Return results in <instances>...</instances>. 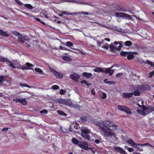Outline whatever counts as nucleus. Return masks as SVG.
Listing matches in <instances>:
<instances>
[{
  "label": "nucleus",
  "instance_id": "nucleus-40",
  "mask_svg": "<svg viewBox=\"0 0 154 154\" xmlns=\"http://www.w3.org/2000/svg\"><path fill=\"white\" fill-rule=\"evenodd\" d=\"M66 45L67 47H71L73 46V44L72 42L70 41H68L66 42Z\"/></svg>",
  "mask_w": 154,
  "mask_h": 154
},
{
  "label": "nucleus",
  "instance_id": "nucleus-63",
  "mask_svg": "<svg viewBox=\"0 0 154 154\" xmlns=\"http://www.w3.org/2000/svg\"><path fill=\"white\" fill-rule=\"evenodd\" d=\"M76 2H77V3H81V4H82L83 5H86V3H85V2H82L80 1H75Z\"/></svg>",
  "mask_w": 154,
  "mask_h": 154
},
{
  "label": "nucleus",
  "instance_id": "nucleus-22",
  "mask_svg": "<svg viewBox=\"0 0 154 154\" xmlns=\"http://www.w3.org/2000/svg\"><path fill=\"white\" fill-rule=\"evenodd\" d=\"M8 61V59L2 56H0V62H2L7 63Z\"/></svg>",
  "mask_w": 154,
  "mask_h": 154
},
{
  "label": "nucleus",
  "instance_id": "nucleus-54",
  "mask_svg": "<svg viewBox=\"0 0 154 154\" xmlns=\"http://www.w3.org/2000/svg\"><path fill=\"white\" fill-rule=\"evenodd\" d=\"M106 97V94L105 93H103L102 94V96L101 97V98L102 99H105Z\"/></svg>",
  "mask_w": 154,
  "mask_h": 154
},
{
  "label": "nucleus",
  "instance_id": "nucleus-28",
  "mask_svg": "<svg viewBox=\"0 0 154 154\" xmlns=\"http://www.w3.org/2000/svg\"><path fill=\"white\" fill-rule=\"evenodd\" d=\"M71 49L75 50L78 51L80 53H81L83 55H86V53L84 52L80 48H77V49H76L74 48H71Z\"/></svg>",
  "mask_w": 154,
  "mask_h": 154
},
{
  "label": "nucleus",
  "instance_id": "nucleus-20",
  "mask_svg": "<svg viewBox=\"0 0 154 154\" xmlns=\"http://www.w3.org/2000/svg\"><path fill=\"white\" fill-rule=\"evenodd\" d=\"M102 139L99 137L97 139H95V140L94 139H91L92 142H94L97 144H99L100 143H101Z\"/></svg>",
  "mask_w": 154,
  "mask_h": 154
},
{
  "label": "nucleus",
  "instance_id": "nucleus-30",
  "mask_svg": "<svg viewBox=\"0 0 154 154\" xmlns=\"http://www.w3.org/2000/svg\"><path fill=\"white\" fill-rule=\"evenodd\" d=\"M23 5L24 7L30 9H32L33 8V7L30 4H24Z\"/></svg>",
  "mask_w": 154,
  "mask_h": 154
},
{
  "label": "nucleus",
  "instance_id": "nucleus-24",
  "mask_svg": "<svg viewBox=\"0 0 154 154\" xmlns=\"http://www.w3.org/2000/svg\"><path fill=\"white\" fill-rule=\"evenodd\" d=\"M130 53V52H126L122 51L120 53V54L122 56L126 57L127 56L128 54Z\"/></svg>",
  "mask_w": 154,
  "mask_h": 154
},
{
  "label": "nucleus",
  "instance_id": "nucleus-48",
  "mask_svg": "<svg viewBox=\"0 0 154 154\" xmlns=\"http://www.w3.org/2000/svg\"><path fill=\"white\" fill-rule=\"evenodd\" d=\"M48 112V111L46 109H43L40 111V112L41 114H46Z\"/></svg>",
  "mask_w": 154,
  "mask_h": 154
},
{
  "label": "nucleus",
  "instance_id": "nucleus-64",
  "mask_svg": "<svg viewBox=\"0 0 154 154\" xmlns=\"http://www.w3.org/2000/svg\"><path fill=\"white\" fill-rule=\"evenodd\" d=\"M115 84L116 82H115L112 81H110L109 84L113 85Z\"/></svg>",
  "mask_w": 154,
  "mask_h": 154
},
{
  "label": "nucleus",
  "instance_id": "nucleus-61",
  "mask_svg": "<svg viewBox=\"0 0 154 154\" xmlns=\"http://www.w3.org/2000/svg\"><path fill=\"white\" fill-rule=\"evenodd\" d=\"M91 93L93 95H95V93L94 91V89H92L91 90Z\"/></svg>",
  "mask_w": 154,
  "mask_h": 154
},
{
  "label": "nucleus",
  "instance_id": "nucleus-12",
  "mask_svg": "<svg viewBox=\"0 0 154 154\" xmlns=\"http://www.w3.org/2000/svg\"><path fill=\"white\" fill-rule=\"evenodd\" d=\"M103 72H104L106 74L108 73H109V75H112V73L113 72V71H112V72H111V69L109 68H103Z\"/></svg>",
  "mask_w": 154,
  "mask_h": 154
},
{
  "label": "nucleus",
  "instance_id": "nucleus-44",
  "mask_svg": "<svg viewBox=\"0 0 154 154\" xmlns=\"http://www.w3.org/2000/svg\"><path fill=\"white\" fill-rule=\"evenodd\" d=\"M35 20H37V21L40 22L43 25H45V23L44 22L41 21L39 18L37 17H35Z\"/></svg>",
  "mask_w": 154,
  "mask_h": 154
},
{
  "label": "nucleus",
  "instance_id": "nucleus-1",
  "mask_svg": "<svg viewBox=\"0 0 154 154\" xmlns=\"http://www.w3.org/2000/svg\"><path fill=\"white\" fill-rule=\"evenodd\" d=\"M104 133V136L106 139H109L110 138H112L114 140H116L117 137L116 134L113 132L112 129H106L105 127L100 126Z\"/></svg>",
  "mask_w": 154,
  "mask_h": 154
},
{
  "label": "nucleus",
  "instance_id": "nucleus-43",
  "mask_svg": "<svg viewBox=\"0 0 154 154\" xmlns=\"http://www.w3.org/2000/svg\"><path fill=\"white\" fill-rule=\"evenodd\" d=\"M140 107L142 109L143 111H145L148 109V107L145 106L144 105H140Z\"/></svg>",
  "mask_w": 154,
  "mask_h": 154
},
{
  "label": "nucleus",
  "instance_id": "nucleus-41",
  "mask_svg": "<svg viewBox=\"0 0 154 154\" xmlns=\"http://www.w3.org/2000/svg\"><path fill=\"white\" fill-rule=\"evenodd\" d=\"M20 103H21L23 105H26L27 104V102L25 100V98L21 100Z\"/></svg>",
  "mask_w": 154,
  "mask_h": 154
},
{
  "label": "nucleus",
  "instance_id": "nucleus-9",
  "mask_svg": "<svg viewBox=\"0 0 154 154\" xmlns=\"http://www.w3.org/2000/svg\"><path fill=\"white\" fill-rule=\"evenodd\" d=\"M113 150L116 152H119L122 154H125V151L120 147H114Z\"/></svg>",
  "mask_w": 154,
  "mask_h": 154
},
{
  "label": "nucleus",
  "instance_id": "nucleus-5",
  "mask_svg": "<svg viewBox=\"0 0 154 154\" xmlns=\"http://www.w3.org/2000/svg\"><path fill=\"white\" fill-rule=\"evenodd\" d=\"M122 43L123 42L122 41H115L114 43V44L116 45L119 44V45L118 46H115L113 45L110 44L109 46V47L111 49V51H115L120 50L121 48L122 47Z\"/></svg>",
  "mask_w": 154,
  "mask_h": 154
},
{
  "label": "nucleus",
  "instance_id": "nucleus-50",
  "mask_svg": "<svg viewBox=\"0 0 154 154\" xmlns=\"http://www.w3.org/2000/svg\"><path fill=\"white\" fill-rule=\"evenodd\" d=\"M149 78H151L153 75H154V70H153L152 72H150L149 73Z\"/></svg>",
  "mask_w": 154,
  "mask_h": 154
},
{
  "label": "nucleus",
  "instance_id": "nucleus-51",
  "mask_svg": "<svg viewBox=\"0 0 154 154\" xmlns=\"http://www.w3.org/2000/svg\"><path fill=\"white\" fill-rule=\"evenodd\" d=\"M65 92L66 91L65 90L62 89L60 90V94L61 95H63Z\"/></svg>",
  "mask_w": 154,
  "mask_h": 154
},
{
  "label": "nucleus",
  "instance_id": "nucleus-8",
  "mask_svg": "<svg viewBox=\"0 0 154 154\" xmlns=\"http://www.w3.org/2000/svg\"><path fill=\"white\" fill-rule=\"evenodd\" d=\"M33 66L32 64L29 63H26L25 65L21 66L20 69L23 70L32 69L30 68V67H32Z\"/></svg>",
  "mask_w": 154,
  "mask_h": 154
},
{
  "label": "nucleus",
  "instance_id": "nucleus-46",
  "mask_svg": "<svg viewBox=\"0 0 154 154\" xmlns=\"http://www.w3.org/2000/svg\"><path fill=\"white\" fill-rule=\"evenodd\" d=\"M13 33L14 35L17 36L18 37H19V36L20 35V34H21L20 33H19L17 31H14V32H13Z\"/></svg>",
  "mask_w": 154,
  "mask_h": 154
},
{
  "label": "nucleus",
  "instance_id": "nucleus-45",
  "mask_svg": "<svg viewBox=\"0 0 154 154\" xmlns=\"http://www.w3.org/2000/svg\"><path fill=\"white\" fill-rule=\"evenodd\" d=\"M62 1L64 2H72L77 3V2H76L75 1L73 0H62Z\"/></svg>",
  "mask_w": 154,
  "mask_h": 154
},
{
  "label": "nucleus",
  "instance_id": "nucleus-2",
  "mask_svg": "<svg viewBox=\"0 0 154 154\" xmlns=\"http://www.w3.org/2000/svg\"><path fill=\"white\" fill-rule=\"evenodd\" d=\"M151 89L149 85H137L136 87V89L134 92H133V95L135 96H139L140 95L141 91H143L146 90H149Z\"/></svg>",
  "mask_w": 154,
  "mask_h": 154
},
{
  "label": "nucleus",
  "instance_id": "nucleus-13",
  "mask_svg": "<svg viewBox=\"0 0 154 154\" xmlns=\"http://www.w3.org/2000/svg\"><path fill=\"white\" fill-rule=\"evenodd\" d=\"M70 77L71 79L75 81L78 80L80 78L78 74L75 73L70 75Z\"/></svg>",
  "mask_w": 154,
  "mask_h": 154
},
{
  "label": "nucleus",
  "instance_id": "nucleus-59",
  "mask_svg": "<svg viewBox=\"0 0 154 154\" xmlns=\"http://www.w3.org/2000/svg\"><path fill=\"white\" fill-rule=\"evenodd\" d=\"M80 13L82 14H86L88 15H89L90 14L89 13L87 12H81Z\"/></svg>",
  "mask_w": 154,
  "mask_h": 154
},
{
  "label": "nucleus",
  "instance_id": "nucleus-25",
  "mask_svg": "<svg viewBox=\"0 0 154 154\" xmlns=\"http://www.w3.org/2000/svg\"><path fill=\"white\" fill-rule=\"evenodd\" d=\"M94 71L96 72H103V68L100 67H96V69H94Z\"/></svg>",
  "mask_w": 154,
  "mask_h": 154
},
{
  "label": "nucleus",
  "instance_id": "nucleus-52",
  "mask_svg": "<svg viewBox=\"0 0 154 154\" xmlns=\"http://www.w3.org/2000/svg\"><path fill=\"white\" fill-rule=\"evenodd\" d=\"M127 148L128 149V151L130 152H133L134 150V149L132 148L127 147Z\"/></svg>",
  "mask_w": 154,
  "mask_h": 154
},
{
  "label": "nucleus",
  "instance_id": "nucleus-56",
  "mask_svg": "<svg viewBox=\"0 0 154 154\" xmlns=\"http://www.w3.org/2000/svg\"><path fill=\"white\" fill-rule=\"evenodd\" d=\"M21 100V99H20L16 98V99H14V101L16 102H20V103Z\"/></svg>",
  "mask_w": 154,
  "mask_h": 154
},
{
  "label": "nucleus",
  "instance_id": "nucleus-16",
  "mask_svg": "<svg viewBox=\"0 0 154 154\" xmlns=\"http://www.w3.org/2000/svg\"><path fill=\"white\" fill-rule=\"evenodd\" d=\"M54 72V74L56 78H62L63 77V75L61 73L57 71Z\"/></svg>",
  "mask_w": 154,
  "mask_h": 154
},
{
  "label": "nucleus",
  "instance_id": "nucleus-11",
  "mask_svg": "<svg viewBox=\"0 0 154 154\" xmlns=\"http://www.w3.org/2000/svg\"><path fill=\"white\" fill-rule=\"evenodd\" d=\"M126 142L127 143L130 144L131 146L134 147H136V143H135L133 140L131 138H129L126 141Z\"/></svg>",
  "mask_w": 154,
  "mask_h": 154
},
{
  "label": "nucleus",
  "instance_id": "nucleus-3",
  "mask_svg": "<svg viewBox=\"0 0 154 154\" xmlns=\"http://www.w3.org/2000/svg\"><path fill=\"white\" fill-rule=\"evenodd\" d=\"M102 125L106 129H111L115 131L118 129V126L112 121L105 120L102 122Z\"/></svg>",
  "mask_w": 154,
  "mask_h": 154
},
{
  "label": "nucleus",
  "instance_id": "nucleus-14",
  "mask_svg": "<svg viewBox=\"0 0 154 154\" xmlns=\"http://www.w3.org/2000/svg\"><path fill=\"white\" fill-rule=\"evenodd\" d=\"M79 146L82 149L85 150H88V145L86 143H83L81 144H79Z\"/></svg>",
  "mask_w": 154,
  "mask_h": 154
},
{
  "label": "nucleus",
  "instance_id": "nucleus-27",
  "mask_svg": "<svg viewBox=\"0 0 154 154\" xmlns=\"http://www.w3.org/2000/svg\"><path fill=\"white\" fill-rule=\"evenodd\" d=\"M56 102L59 103L64 104L66 102V100L62 99H58L57 100Z\"/></svg>",
  "mask_w": 154,
  "mask_h": 154
},
{
  "label": "nucleus",
  "instance_id": "nucleus-23",
  "mask_svg": "<svg viewBox=\"0 0 154 154\" xmlns=\"http://www.w3.org/2000/svg\"><path fill=\"white\" fill-rule=\"evenodd\" d=\"M123 43V44L122 45V46H130L132 45V42H131V41H126L124 43H122V44Z\"/></svg>",
  "mask_w": 154,
  "mask_h": 154
},
{
  "label": "nucleus",
  "instance_id": "nucleus-37",
  "mask_svg": "<svg viewBox=\"0 0 154 154\" xmlns=\"http://www.w3.org/2000/svg\"><path fill=\"white\" fill-rule=\"evenodd\" d=\"M137 112L142 115L146 116V113L144 111H142L140 109H138Z\"/></svg>",
  "mask_w": 154,
  "mask_h": 154
},
{
  "label": "nucleus",
  "instance_id": "nucleus-36",
  "mask_svg": "<svg viewBox=\"0 0 154 154\" xmlns=\"http://www.w3.org/2000/svg\"><path fill=\"white\" fill-rule=\"evenodd\" d=\"M7 62L9 63V65L12 68H13L14 69H15L16 67L15 66L13 63L10 60H9L8 59V61H7Z\"/></svg>",
  "mask_w": 154,
  "mask_h": 154
},
{
  "label": "nucleus",
  "instance_id": "nucleus-19",
  "mask_svg": "<svg viewBox=\"0 0 154 154\" xmlns=\"http://www.w3.org/2000/svg\"><path fill=\"white\" fill-rule=\"evenodd\" d=\"M6 32H5L2 29H0V35L5 37H7L9 36V34Z\"/></svg>",
  "mask_w": 154,
  "mask_h": 154
},
{
  "label": "nucleus",
  "instance_id": "nucleus-31",
  "mask_svg": "<svg viewBox=\"0 0 154 154\" xmlns=\"http://www.w3.org/2000/svg\"><path fill=\"white\" fill-rule=\"evenodd\" d=\"M62 59L67 61H70L71 60V59L69 57L65 56H63L62 57Z\"/></svg>",
  "mask_w": 154,
  "mask_h": 154
},
{
  "label": "nucleus",
  "instance_id": "nucleus-21",
  "mask_svg": "<svg viewBox=\"0 0 154 154\" xmlns=\"http://www.w3.org/2000/svg\"><path fill=\"white\" fill-rule=\"evenodd\" d=\"M83 75L89 79L92 75V74L91 73H88L87 72H84L83 73Z\"/></svg>",
  "mask_w": 154,
  "mask_h": 154
},
{
  "label": "nucleus",
  "instance_id": "nucleus-18",
  "mask_svg": "<svg viewBox=\"0 0 154 154\" xmlns=\"http://www.w3.org/2000/svg\"><path fill=\"white\" fill-rule=\"evenodd\" d=\"M124 109L123 111L124 112L126 113L127 114H131V112L130 109L127 106L124 107Z\"/></svg>",
  "mask_w": 154,
  "mask_h": 154
},
{
  "label": "nucleus",
  "instance_id": "nucleus-35",
  "mask_svg": "<svg viewBox=\"0 0 154 154\" xmlns=\"http://www.w3.org/2000/svg\"><path fill=\"white\" fill-rule=\"evenodd\" d=\"M125 106H122L121 105H119L118 106V109L119 110H120L122 111H124V108Z\"/></svg>",
  "mask_w": 154,
  "mask_h": 154
},
{
  "label": "nucleus",
  "instance_id": "nucleus-53",
  "mask_svg": "<svg viewBox=\"0 0 154 154\" xmlns=\"http://www.w3.org/2000/svg\"><path fill=\"white\" fill-rule=\"evenodd\" d=\"M122 72L118 73L116 75V77L117 78H120L122 75Z\"/></svg>",
  "mask_w": 154,
  "mask_h": 154
},
{
  "label": "nucleus",
  "instance_id": "nucleus-47",
  "mask_svg": "<svg viewBox=\"0 0 154 154\" xmlns=\"http://www.w3.org/2000/svg\"><path fill=\"white\" fill-rule=\"evenodd\" d=\"M15 2L19 5L23 6L24 5L23 3L21 2L19 0H15Z\"/></svg>",
  "mask_w": 154,
  "mask_h": 154
},
{
  "label": "nucleus",
  "instance_id": "nucleus-38",
  "mask_svg": "<svg viewBox=\"0 0 154 154\" xmlns=\"http://www.w3.org/2000/svg\"><path fill=\"white\" fill-rule=\"evenodd\" d=\"M146 63H147L148 64L150 65L151 66L154 67V63L153 62L150 61L149 60H147L146 62Z\"/></svg>",
  "mask_w": 154,
  "mask_h": 154
},
{
  "label": "nucleus",
  "instance_id": "nucleus-7",
  "mask_svg": "<svg viewBox=\"0 0 154 154\" xmlns=\"http://www.w3.org/2000/svg\"><path fill=\"white\" fill-rule=\"evenodd\" d=\"M115 15L117 16L118 17H125L128 18L129 19H131V18L130 15L124 13L116 12L115 13Z\"/></svg>",
  "mask_w": 154,
  "mask_h": 154
},
{
  "label": "nucleus",
  "instance_id": "nucleus-17",
  "mask_svg": "<svg viewBox=\"0 0 154 154\" xmlns=\"http://www.w3.org/2000/svg\"><path fill=\"white\" fill-rule=\"evenodd\" d=\"M8 81L5 80L4 79L3 81H2V83L0 84V87H1L2 86L6 87L8 86Z\"/></svg>",
  "mask_w": 154,
  "mask_h": 154
},
{
  "label": "nucleus",
  "instance_id": "nucleus-26",
  "mask_svg": "<svg viewBox=\"0 0 154 154\" xmlns=\"http://www.w3.org/2000/svg\"><path fill=\"white\" fill-rule=\"evenodd\" d=\"M35 71L37 72L40 73V74L44 75L45 73L42 70L39 68H36L35 69Z\"/></svg>",
  "mask_w": 154,
  "mask_h": 154
},
{
  "label": "nucleus",
  "instance_id": "nucleus-57",
  "mask_svg": "<svg viewBox=\"0 0 154 154\" xmlns=\"http://www.w3.org/2000/svg\"><path fill=\"white\" fill-rule=\"evenodd\" d=\"M4 77L3 76H0V84L2 83V81H3L4 79Z\"/></svg>",
  "mask_w": 154,
  "mask_h": 154
},
{
  "label": "nucleus",
  "instance_id": "nucleus-55",
  "mask_svg": "<svg viewBox=\"0 0 154 154\" xmlns=\"http://www.w3.org/2000/svg\"><path fill=\"white\" fill-rule=\"evenodd\" d=\"M87 81L85 80H82L80 82V83L82 84H85L86 85V84L87 83Z\"/></svg>",
  "mask_w": 154,
  "mask_h": 154
},
{
  "label": "nucleus",
  "instance_id": "nucleus-29",
  "mask_svg": "<svg viewBox=\"0 0 154 154\" xmlns=\"http://www.w3.org/2000/svg\"><path fill=\"white\" fill-rule=\"evenodd\" d=\"M117 10L119 11H124L126 12L127 10L126 9H125L124 7H118L117 8Z\"/></svg>",
  "mask_w": 154,
  "mask_h": 154
},
{
  "label": "nucleus",
  "instance_id": "nucleus-58",
  "mask_svg": "<svg viewBox=\"0 0 154 154\" xmlns=\"http://www.w3.org/2000/svg\"><path fill=\"white\" fill-rule=\"evenodd\" d=\"M104 82L105 83L109 84L110 81H108V79H105L104 80Z\"/></svg>",
  "mask_w": 154,
  "mask_h": 154
},
{
  "label": "nucleus",
  "instance_id": "nucleus-34",
  "mask_svg": "<svg viewBox=\"0 0 154 154\" xmlns=\"http://www.w3.org/2000/svg\"><path fill=\"white\" fill-rule=\"evenodd\" d=\"M147 110L149 112L154 111V106H151L150 107H148Z\"/></svg>",
  "mask_w": 154,
  "mask_h": 154
},
{
  "label": "nucleus",
  "instance_id": "nucleus-4",
  "mask_svg": "<svg viewBox=\"0 0 154 154\" xmlns=\"http://www.w3.org/2000/svg\"><path fill=\"white\" fill-rule=\"evenodd\" d=\"M18 41L21 43H25L24 45L29 48L31 46L30 43V38L27 35H25L20 34L18 38Z\"/></svg>",
  "mask_w": 154,
  "mask_h": 154
},
{
  "label": "nucleus",
  "instance_id": "nucleus-39",
  "mask_svg": "<svg viewBox=\"0 0 154 154\" xmlns=\"http://www.w3.org/2000/svg\"><path fill=\"white\" fill-rule=\"evenodd\" d=\"M72 142L75 144H78L79 143V141L75 138H73L72 139Z\"/></svg>",
  "mask_w": 154,
  "mask_h": 154
},
{
  "label": "nucleus",
  "instance_id": "nucleus-6",
  "mask_svg": "<svg viewBox=\"0 0 154 154\" xmlns=\"http://www.w3.org/2000/svg\"><path fill=\"white\" fill-rule=\"evenodd\" d=\"M136 147H134L135 148L137 149V150L140 151H143L142 147L145 146L149 145L151 147H154V146L149 144L148 143H146L144 144H136Z\"/></svg>",
  "mask_w": 154,
  "mask_h": 154
},
{
  "label": "nucleus",
  "instance_id": "nucleus-33",
  "mask_svg": "<svg viewBox=\"0 0 154 154\" xmlns=\"http://www.w3.org/2000/svg\"><path fill=\"white\" fill-rule=\"evenodd\" d=\"M127 59L128 60H131L134 58V56L131 53L128 54L127 55Z\"/></svg>",
  "mask_w": 154,
  "mask_h": 154
},
{
  "label": "nucleus",
  "instance_id": "nucleus-60",
  "mask_svg": "<svg viewBox=\"0 0 154 154\" xmlns=\"http://www.w3.org/2000/svg\"><path fill=\"white\" fill-rule=\"evenodd\" d=\"M25 14L26 16L28 17H34V16H33L32 14H31H31L25 12Z\"/></svg>",
  "mask_w": 154,
  "mask_h": 154
},
{
  "label": "nucleus",
  "instance_id": "nucleus-42",
  "mask_svg": "<svg viewBox=\"0 0 154 154\" xmlns=\"http://www.w3.org/2000/svg\"><path fill=\"white\" fill-rule=\"evenodd\" d=\"M19 85L20 86H22V87H25L28 88H31V87L30 86L25 83H20L19 84Z\"/></svg>",
  "mask_w": 154,
  "mask_h": 154
},
{
  "label": "nucleus",
  "instance_id": "nucleus-49",
  "mask_svg": "<svg viewBox=\"0 0 154 154\" xmlns=\"http://www.w3.org/2000/svg\"><path fill=\"white\" fill-rule=\"evenodd\" d=\"M52 88L54 90H57L59 88V87L56 85H54L52 86Z\"/></svg>",
  "mask_w": 154,
  "mask_h": 154
},
{
  "label": "nucleus",
  "instance_id": "nucleus-62",
  "mask_svg": "<svg viewBox=\"0 0 154 154\" xmlns=\"http://www.w3.org/2000/svg\"><path fill=\"white\" fill-rule=\"evenodd\" d=\"M8 128H3L2 129V130L3 131H7L8 130Z\"/></svg>",
  "mask_w": 154,
  "mask_h": 154
},
{
  "label": "nucleus",
  "instance_id": "nucleus-15",
  "mask_svg": "<svg viewBox=\"0 0 154 154\" xmlns=\"http://www.w3.org/2000/svg\"><path fill=\"white\" fill-rule=\"evenodd\" d=\"M122 96L125 98H128L132 97L133 96V92L130 93H124L122 94Z\"/></svg>",
  "mask_w": 154,
  "mask_h": 154
},
{
  "label": "nucleus",
  "instance_id": "nucleus-32",
  "mask_svg": "<svg viewBox=\"0 0 154 154\" xmlns=\"http://www.w3.org/2000/svg\"><path fill=\"white\" fill-rule=\"evenodd\" d=\"M57 112L60 115L63 116H66L67 115V114L62 111L58 110Z\"/></svg>",
  "mask_w": 154,
  "mask_h": 154
},
{
  "label": "nucleus",
  "instance_id": "nucleus-10",
  "mask_svg": "<svg viewBox=\"0 0 154 154\" xmlns=\"http://www.w3.org/2000/svg\"><path fill=\"white\" fill-rule=\"evenodd\" d=\"M82 136L86 139L89 140L90 139V136L87 134V130H82Z\"/></svg>",
  "mask_w": 154,
  "mask_h": 154
}]
</instances>
